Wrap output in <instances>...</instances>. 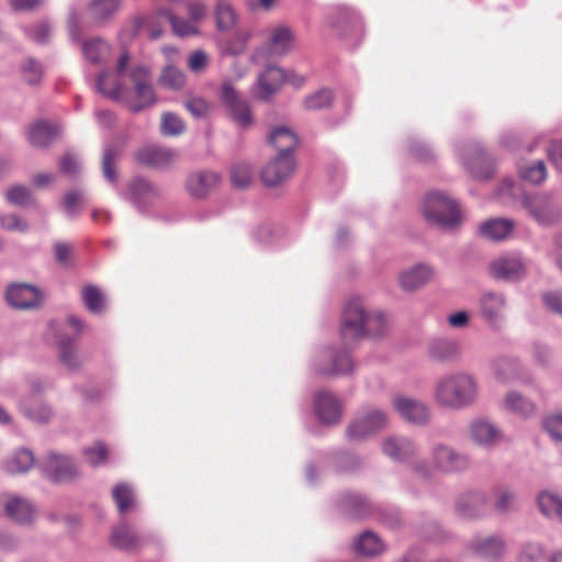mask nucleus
Wrapping results in <instances>:
<instances>
[{
  "label": "nucleus",
  "instance_id": "f257e3e1",
  "mask_svg": "<svg viewBox=\"0 0 562 562\" xmlns=\"http://www.w3.org/2000/svg\"><path fill=\"white\" fill-rule=\"evenodd\" d=\"M477 397L479 383L474 375L464 371L447 373L434 385V402L445 409H464L472 406Z\"/></svg>",
  "mask_w": 562,
  "mask_h": 562
},
{
  "label": "nucleus",
  "instance_id": "f03ea898",
  "mask_svg": "<svg viewBox=\"0 0 562 562\" xmlns=\"http://www.w3.org/2000/svg\"><path fill=\"white\" fill-rule=\"evenodd\" d=\"M386 319L381 312L367 313L359 297L350 299L345 305L340 324V336L345 344L363 338L367 335L382 336Z\"/></svg>",
  "mask_w": 562,
  "mask_h": 562
},
{
  "label": "nucleus",
  "instance_id": "7ed1b4c3",
  "mask_svg": "<svg viewBox=\"0 0 562 562\" xmlns=\"http://www.w3.org/2000/svg\"><path fill=\"white\" fill-rule=\"evenodd\" d=\"M422 212L428 224L441 229H453L461 224L458 203L443 192L427 193L423 200Z\"/></svg>",
  "mask_w": 562,
  "mask_h": 562
},
{
  "label": "nucleus",
  "instance_id": "20e7f679",
  "mask_svg": "<svg viewBox=\"0 0 562 562\" xmlns=\"http://www.w3.org/2000/svg\"><path fill=\"white\" fill-rule=\"evenodd\" d=\"M295 46L293 31L285 25H278L271 29L269 42L252 54L251 59L255 66L263 67L265 70H279L273 65V58L291 52Z\"/></svg>",
  "mask_w": 562,
  "mask_h": 562
},
{
  "label": "nucleus",
  "instance_id": "39448f33",
  "mask_svg": "<svg viewBox=\"0 0 562 562\" xmlns=\"http://www.w3.org/2000/svg\"><path fill=\"white\" fill-rule=\"evenodd\" d=\"M519 203L527 216L542 227H551L562 221V209L552 194H524Z\"/></svg>",
  "mask_w": 562,
  "mask_h": 562
},
{
  "label": "nucleus",
  "instance_id": "423d86ee",
  "mask_svg": "<svg viewBox=\"0 0 562 562\" xmlns=\"http://www.w3.org/2000/svg\"><path fill=\"white\" fill-rule=\"evenodd\" d=\"M387 415L380 408L366 407L360 409L346 428V439L361 442L374 436L387 426Z\"/></svg>",
  "mask_w": 562,
  "mask_h": 562
},
{
  "label": "nucleus",
  "instance_id": "0eeeda50",
  "mask_svg": "<svg viewBox=\"0 0 562 562\" xmlns=\"http://www.w3.org/2000/svg\"><path fill=\"white\" fill-rule=\"evenodd\" d=\"M313 370L322 376L346 375L352 372L353 362L347 350L326 348L316 353Z\"/></svg>",
  "mask_w": 562,
  "mask_h": 562
},
{
  "label": "nucleus",
  "instance_id": "6e6552de",
  "mask_svg": "<svg viewBox=\"0 0 562 562\" xmlns=\"http://www.w3.org/2000/svg\"><path fill=\"white\" fill-rule=\"evenodd\" d=\"M45 339L48 344L57 345L58 359L68 370L77 371L82 367L83 359L80 357L76 338L63 334L56 322L48 323Z\"/></svg>",
  "mask_w": 562,
  "mask_h": 562
},
{
  "label": "nucleus",
  "instance_id": "1a4fd4ad",
  "mask_svg": "<svg viewBox=\"0 0 562 562\" xmlns=\"http://www.w3.org/2000/svg\"><path fill=\"white\" fill-rule=\"evenodd\" d=\"M508 300L499 291H485L479 299L482 319L493 329H501L506 322Z\"/></svg>",
  "mask_w": 562,
  "mask_h": 562
},
{
  "label": "nucleus",
  "instance_id": "9d476101",
  "mask_svg": "<svg viewBox=\"0 0 562 562\" xmlns=\"http://www.w3.org/2000/svg\"><path fill=\"white\" fill-rule=\"evenodd\" d=\"M221 100L234 123L240 128H249L252 123V112L247 100L243 99L231 83H224L221 89Z\"/></svg>",
  "mask_w": 562,
  "mask_h": 562
},
{
  "label": "nucleus",
  "instance_id": "9b49d317",
  "mask_svg": "<svg viewBox=\"0 0 562 562\" xmlns=\"http://www.w3.org/2000/svg\"><path fill=\"white\" fill-rule=\"evenodd\" d=\"M8 304L16 310H40L45 302L44 292L29 283L10 284L5 292Z\"/></svg>",
  "mask_w": 562,
  "mask_h": 562
},
{
  "label": "nucleus",
  "instance_id": "f8f14e48",
  "mask_svg": "<svg viewBox=\"0 0 562 562\" xmlns=\"http://www.w3.org/2000/svg\"><path fill=\"white\" fill-rule=\"evenodd\" d=\"M161 196V189L142 177L132 179L125 193V199L142 213L146 212Z\"/></svg>",
  "mask_w": 562,
  "mask_h": 562
},
{
  "label": "nucleus",
  "instance_id": "ddd939ff",
  "mask_svg": "<svg viewBox=\"0 0 562 562\" xmlns=\"http://www.w3.org/2000/svg\"><path fill=\"white\" fill-rule=\"evenodd\" d=\"M431 461L434 467L443 473L463 472L471 464L468 454L445 443H437L432 447Z\"/></svg>",
  "mask_w": 562,
  "mask_h": 562
},
{
  "label": "nucleus",
  "instance_id": "4468645a",
  "mask_svg": "<svg viewBox=\"0 0 562 562\" xmlns=\"http://www.w3.org/2000/svg\"><path fill=\"white\" fill-rule=\"evenodd\" d=\"M488 509L487 495L479 490H470L459 494L454 501V512L463 519H480Z\"/></svg>",
  "mask_w": 562,
  "mask_h": 562
},
{
  "label": "nucleus",
  "instance_id": "2eb2a0df",
  "mask_svg": "<svg viewBox=\"0 0 562 562\" xmlns=\"http://www.w3.org/2000/svg\"><path fill=\"white\" fill-rule=\"evenodd\" d=\"M281 81L288 82L294 88H300L305 82V77L299 72H260L257 80L255 94L260 100H268L281 86Z\"/></svg>",
  "mask_w": 562,
  "mask_h": 562
},
{
  "label": "nucleus",
  "instance_id": "dca6fc26",
  "mask_svg": "<svg viewBox=\"0 0 562 562\" xmlns=\"http://www.w3.org/2000/svg\"><path fill=\"white\" fill-rule=\"evenodd\" d=\"M488 272L495 280L518 281L527 273V265L520 255H504L488 266Z\"/></svg>",
  "mask_w": 562,
  "mask_h": 562
},
{
  "label": "nucleus",
  "instance_id": "f3484780",
  "mask_svg": "<svg viewBox=\"0 0 562 562\" xmlns=\"http://www.w3.org/2000/svg\"><path fill=\"white\" fill-rule=\"evenodd\" d=\"M293 155H277L261 170V180L267 187H277L286 181L295 171Z\"/></svg>",
  "mask_w": 562,
  "mask_h": 562
},
{
  "label": "nucleus",
  "instance_id": "a211bd4d",
  "mask_svg": "<svg viewBox=\"0 0 562 562\" xmlns=\"http://www.w3.org/2000/svg\"><path fill=\"white\" fill-rule=\"evenodd\" d=\"M314 412L317 419L327 426L336 425L342 416L340 400L329 391H318L313 398Z\"/></svg>",
  "mask_w": 562,
  "mask_h": 562
},
{
  "label": "nucleus",
  "instance_id": "6ab92c4d",
  "mask_svg": "<svg viewBox=\"0 0 562 562\" xmlns=\"http://www.w3.org/2000/svg\"><path fill=\"white\" fill-rule=\"evenodd\" d=\"M139 72H132L130 87L126 90V99L123 102L132 112H139L155 103V94L151 86L138 77Z\"/></svg>",
  "mask_w": 562,
  "mask_h": 562
},
{
  "label": "nucleus",
  "instance_id": "aec40b11",
  "mask_svg": "<svg viewBox=\"0 0 562 562\" xmlns=\"http://www.w3.org/2000/svg\"><path fill=\"white\" fill-rule=\"evenodd\" d=\"M132 72H100L95 80L99 93L114 101L123 102L130 87Z\"/></svg>",
  "mask_w": 562,
  "mask_h": 562
},
{
  "label": "nucleus",
  "instance_id": "412c9836",
  "mask_svg": "<svg viewBox=\"0 0 562 562\" xmlns=\"http://www.w3.org/2000/svg\"><path fill=\"white\" fill-rule=\"evenodd\" d=\"M471 552L486 561H499L506 552V541L502 535L475 536L468 544Z\"/></svg>",
  "mask_w": 562,
  "mask_h": 562
},
{
  "label": "nucleus",
  "instance_id": "4be33fe9",
  "mask_svg": "<svg viewBox=\"0 0 562 562\" xmlns=\"http://www.w3.org/2000/svg\"><path fill=\"white\" fill-rule=\"evenodd\" d=\"M41 467L44 475L56 483L70 480L78 474V468L74 461L56 452H49Z\"/></svg>",
  "mask_w": 562,
  "mask_h": 562
},
{
  "label": "nucleus",
  "instance_id": "5701e85b",
  "mask_svg": "<svg viewBox=\"0 0 562 562\" xmlns=\"http://www.w3.org/2000/svg\"><path fill=\"white\" fill-rule=\"evenodd\" d=\"M463 164L477 178H488L495 171V161L484 151L480 144H472L464 149Z\"/></svg>",
  "mask_w": 562,
  "mask_h": 562
},
{
  "label": "nucleus",
  "instance_id": "b1692460",
  "mask_svg": "<svg viewBox=\"0 0 562 562\" xmlns=\"http://www.w3.org/2000/svg\"><path fill=\"white\" fill-rule=\"evenodd\" d=\"M19 412L30 422L47 425L54 418L52 405L43 397L23 396L18 402Z\"/></svg>",
  "mask_w": 562,
  "mask_h": 562
},
{
  "label": "nucleus",
  "instance_id": "393cba45",
  "mask_svg": "<svg viewBox=\"0 0 562 562\" xmlns=\"http://www.w3.org/2000/svg\"><path fill=\"white\" fill-rule=\"evenodd\" d=\"M427 355L430 360L448 364L459 362L462 356V348L458 340L450 338H434L428 344Z\"/></svg>",
  "mask_w": 562,
  "mask_h": 562
},
{
  "label": "nucleus",
  "instance_id": "a878e982",
  "mask_svg": "<svg viewBox=\"0 0 562 562\" xmlns=\"http://www.w3.org/2000/svg\"><path fill=\"white\" fill-rule=\"evenodd\" d=\"M136 161L149 168L162 169L169 167L178 158L175 149L160 146H146L135 153Z\"/></svg>",
  "mask_w": 562,
  "mask_h": 562
},
{
  "label": "nucleus",
  "instance_id": "bb28decb",
  "mask_svg": "<svg viewBox=\"0 0 562 562\" xmlns=\"http://www.w3.org/2000/svg\"><path fill=\"white\" fill-rule=\"evenodd\" d=\"M394 407L402 418L412 424L425 425L430 418L429 407L416 398L397 396L394 398Z\"/></svg>",
  "mask_w": 562,
  "mask_h": 562
},
{
  "label": "nucleus",
  "instance_id": "cd10ccee",
  "mask_svg": "<svg viewBox=\"0 0 562 562\" xmlns=\"http://www.w3.org/2000/svg\"><path fill=\"white\" fill-rule=\"evenodd\" d=\"M472 441L483 448L491 449L502 440V432L491 422L477 418L469 426Z\"/></svg>",
  "mask_w": 562,
  "mask_h": 562
},
{
  "label": "nucleus",
  "instance_id": "c85d7f7f",
  "mask_svg": "<svg viewBox=\"0 0 562 562\" xmlns=\"http://www.w3.org/2000/svg\"><path fill=\"white\" fill-rule=\"evenodd\" d=\"M5 516L19 525H29L35 518V507L26 498L18 495H10L5 498L4 504Z\"/></svg>",
  "mask_w": 562,
  "mask_h": 562
},
{
  "label": "nucleus",
  "instance_id": "c756f323",
  "mask_svg": "<svg viewBox=\"0 0 562 562\" xmlns=\"http://www.w3.org/2000/svg\"><path fill=\"white\" fill-rule=\"evenodd\" d=\"M81 54L90 66H103L112 56V47L102 37H91L82 41Z\"/></svg>",
  "mask_w": 562,
  "mask_h": 562
},
{
  "label": "nucleus",
  "instance_id": "7c9ffc66",
  "mask_svg": "<svg viewBox=\"0 0 562 562\" xmlns=\"http://www.w3.org/2000/svg\"><path fill=\"white\" fill-rule=\"evenodd\" d=\"M384 454L395 461H407L413 459L418 453V448L415 442L402 436L387 437L382 445Z\"/></svg>",
  "mask_w": 562,
  "mask_h": 562
},
{
  "label": "nucleus",
  "instance_id": "2f4dec72",
  "mask_svg": "<svg viewBox=\"0 0 562 562\" xmlns=\"http://www.w3.org/2000/svg\"><path fill=\"white\" fill-rule=\"evenodd\" d=\"M220 175L210 170H199L189 175L187 190L196 199L206 196L218 183Z\"/></svg>",
  "mask_w": 562,
  "mask_h": 562
},
{
  "label": "nucleus",
  "instance_id": "473e14b6",
  "mask_svg": "<svg viewBox=\"0 0 562 562\" xmlns=\"http://www.w3.org/2000/svg\"><path fill=\"white\" fill-rule=\"evenodd\" d=\"M515 222L509 218L496 217L483 222L480 225V234L493 241H501L509 238L515 229Z\"/></svg>",
  "mask_w": 562,
  "mask_h": 562
},
{
  "label": "nucleus",
  "instance_id": "72a5a7b5",
  "mask_svg": "<svg viewBox=\"0 0 562 562\" xmlns=\"http://www.w3.org/2000/svg\"><path fill=\"white\" fill-rule=\"evenodd\" d=\"M434 271L428 265H416L400 274V286L407 292L424 286L431 278Z\"/></svg>",
  "mask_w": 562,
  "mask_h": 562
},
{
  "label": "nucleus",
  "instance_id": "f704fd0d",
  "mask_svg": "<svg viewBox=\"0 0 562 562\" xmlns=\"http://www.w3.org/2000/svg\"><path fill=\"white\" fill-rule=\"evenodd\" d=\"M111 544L123 551H134L143 543V538L126 522L116 526L111 533Z\"/></svg>",
  "mask_w": 562,
  "mask_h": 562
},
{
  "label": "nucleus",
  "instance_id": "c9c22d12",
  "mask_svg": "<svg viewBox=\"0 0 562 562\" xmlns=\"http://www.w3.org/2000/svg\"><path fill=\"white\" fill-rule=\"evenodd\" d=\"M493 370L497 380L508 382L512 380L522 379L525 383H531L530 376L524 378V368L515 358L501 357L493 363Z\"/></svg>",
  "mask_w": 562,
  "mask_h": 562
},
{
  "label": "nucleus",
  "instance_id": "e433bc0d",
  "mask_svg": "<svg viewBox=\"0 0 562 562\" xmlns=\"http://www.w3.org/2000/svg\"><path fill=\"white\" fill-rule=\"evenodd\" d=\"M59 134L58 125L47 121H37L29 127L27 139L35 147H47Z\"/></svg>",
  "mask_w": 562,
  "mask_h": 562
},
{
  "label": "nucleus",
  "instance_id": "4c0bfd02",
  "mask_svg": "<svg viewBox=\"0 0 562 562\" xmlns=\"http://www.w3.org/2000/svg\"><path fill=\"white\" fill-rule=\"evenodd\" d=\"M338 503L340 508L351 518H362L371 513V504L368 498L357 493H341Z\"/></svg>",
  "mask_w": 562,
  "mask_h": 562
},
{
  "label": "nucleus",
  "instance_id": "58836bf2",
  "mask_svg": "<svg viewBox=\"0 0 562 562\" xmlns=\"http://www.w3.org/2000/svg\"><path fill=\"white\" fill-rule=\"evenodd\" d=\"M269 143L278 149V155H293L299 145V138L289 127L278 126L271 131Z\"/></svg>",
  "mask_w": 562,
  "mask_h": 562
},
{
  "label": "nucleus",
  "instance_id": "ea45409f",
  "mask_svg": "<svg viewBox=\"0 0 562 562\" xmlns=\"http://www.w3.org/2000/svg\"><path fill=\"white\" fill-rule=\"evenodd\" d=\"M504 408L508 412L528 418L536 413V404L517 391H510L504 398Z\"/></svg>",
  "mask_w": 562,
  "mask_h": 562
},
{
  "label": "nucleus",
  "instance_id": "a19ab883",
  "mask_svg": "<svg viewBox=\"0 0 562 562\" xmlns=\"http://www.w3.org/2000/svg\"><path fill=\"white\" fill-rule=\"evenodd\" d=\"M34 463L33 452L29 449L20 448L7 459L3 463V469L10 474L25 473L32 469Z\"/></svg>",
  "mask_w": 562,
  "mask_h": 562
},
{
  "label": "nucleus",
  "instance_id": "79ce46f5",
  "mask_svg": "<svg viewBox=\"0 0 562 562\" xmlns=\"http://www.w3.org/2000/svg\"><path fill=\"white\" fill-rule=\"evenodd\" d=\"M538 506L546 517L562 522V498L559 495L549 492L540 493Z\"/></svg>",
  "mask_w": 562,
  "mask_h": 562
},
{
  "label": "nucleus",
  "instance_id": "37998d69",
  "mask_svg": "<svg viewBox=\"0 0 562 562\" xmlns=\"http://www.w3.org/2000/svg\"><path fill=\"white\" fill-rule=\"evenodd\" d=\"M157 15L166 20L171 25L173 33L178 36L183 37L198 34L196 24L191 19L190 21L180 19L167 9L159 10Z\"/></svg>",
  "mask_w": 562,
  "mask_h": 562
},
{
  "label": "nucleus",
  "instance_id": "c03bdc74",
  "mask_svg": "<svg viewBox=\"0 0 562 562\" xmlns=\"http://www.w3.org/2000/svg\"><path fill=\"white\" fill-rule=\"evenodd\" d=\"M353 548L359 554L373 557L383 551L384 544L376 533L368 530L359 536Z\"/></svg>",
  "mask_w": 562,
  "mask_h": 562
},
{
  "label": "nucleus",
  "instance_id": "a18cd8bd",
  "mask_svg": "<svg viewBox=\"0 0 562 562\" xmlns=\"http://www.w3.org/2000/svg\"><path fill=\"white\" fill-rule=\"evenodd\" d=\"M113 499L121 515L133 509L136 503L135 493L127 483H119L112 491Z\"/></svg>",
  "mask_w": 562,
  "mask_h": 562
},
{
  "label": "nucleus",
  "instance_id": "49530a36",
  "mask_svg": "<svg viewBox=\"0 0 562 562\" xmlns=\"http://www.w3.org/2000/svg\"><path fill=\"white\" fill-rule=\"evenodd\" d=\"M81 299L85 306L93 314H101L105 308V299L101 290L92 284L81 290Z\"/></svg>",
  "mask_w": 562,
  "mask_h": 562
},
{
  "label": "nucleus",
  "instance_id": "de8ad7c7",
  "mask_svg": "<svg viewBox=\"0 0 562 562\" xmlns=\"http://www.w3.org/2000/svg\"><path fill=\"white\" fill-rule=\"evenodd\" d=\"M215 18L217 29L221 31H229L237 23V13L225 0H220L215 8Z\"/></svg>",
  "mask_w": 562,
  "mask_h": 562
},
{
  "label": "nucleus",
  "instance_id": "09e8293b",
  "mask_svg": "<svg viewBox=\"0 0 562 562\" xmlns=\"http://www.w3.org/2000/svg\"><path fill=\"white\" fill-rule=\"evenodd\" d=\"M119 0H94L89 13L97 23H103L119 10Z\"/></svg>",
  "mask_w": 562,
  "mask_h": 562
},
{
  "label": "nucleus",
  "instance_id": "8fccbe9b",
  "mask_svg": "<svg viewBox=\"0 0 562 562\" xmlns=\"http://www.w3.org/2000/svg\"><path fill=\"white\" fill-rule=\"evenodd\" d=\"M494 496V509L498 514H508L516 509L517 496L512 488L507 486L497 487Z\"/></svg>",
  "mask_w": 562,
  "mask_h": 562
},
{
  "label": "nucleus",
  "instance_id": "3c124183",
  "mask_svg": "<svg viewBox=\"0 0 562 562\" xmlns=\"http://www.w3.org/2000/svg\"><path fill=\"white\" fill-rule=\"evenodd\" d=\"M121 157V150L114 146H106L102 157V173L110 183L117 180L116 162Z\"/></svg>",
  "mask_w": 562,
  "mask_h": 562
},
{
  "label": "nucleus",
  "instance_id": "603ef678",
  "mask_svg": "<svg viewBox=\"0 0 562 562\" xmlns=\"http://www.w3.org/2000/svg\"><path fill=\"white\" fill-rule=\"evenodd\" d=\"M334 101V93L330 89L323 88L304 98L303 104L306 110L319 111L329 108Z\"/></svg>",
  "mask_w": 562,
  "mask_h": 562
},
{
  "label": "nucleus",
  "instance_id": "864d4df0",
  "mask_svg": "<svg viewBox=\"0 0 562 562\" xmlns=\"http://www.w3.org/2000/svg\"><path fill=\"white\" fill-rule=\"evenodd\" d=\"M519 175L532 184H540L547 178L546 164L543 160L531 161L519 168Z\"/></svg>",
  "mask_w": 562,
  "mask_h": 562
},
{
  "label": "nucleus",
  "instance_id": "5fc2aeb1",
  "mask_svg": "<svg viewBox=\"0 0 562 562\" xmlns=\"http://www.w3.org/2000/svg\"><path fill=\"white\" fill-rule=\"evenodd\" d=\"M5 200L11 205L26 207L33 203V195L27 187L15 184L7 190Z\"/></svg>",
  "mask_w": 562,
  "mask_h": 562
},
{
  "label": "nucleus",
  "instance_id": "6e6d98bb",
  "mask_svg": "<svg viewBox=\"0 0 562 562\" xmlns=\"http://www.w3.org/2000/svg\"><path fill=\"white\" fill-rule=\"evenodd\" d=\"M161 133L166 136H178L186 130V124L177 114L166 112L161 116Z\"/></svg>",
  "mask_w": 562,
  "mask_h": 562
},
{
  "label": "nucleus",
  "instance_id": "4d7b16f0",
  "mask_svg": "<svg viewBox=\"0 0 562 562\" xmlns=\"http://www.w3.org/2000/svg\"><path fill=\"white\" fill-rule=\"evenodd\" d=\"M83 454L91 465L98 467L105 463L108 459V448L102 442H95L85 448Z\"/></svg>",
  "mask_w": 562,
  "mask_h": 562
},
{
  "label": "nucleus",
  "instance_id": "13d9d810",
  "mask_svg": "<svg viewBox=\"0 0 562 562\" xmlns=\"http://www.w3.org/2000/svg\"><path fill=\"white\" fill-rule=\"evenodd\" d=\"M543 548L540 543L527 542L522 544L518 561L519 562H539L543 558Z\"/></svg>",
  "mask_w": 562,
  "mask_h": 562
},
{
  "label": "nucleus",
  "instance_id": "bf43d9fd",
  "mask_svg": "<svg viewBox=\"0 0 562 562\" xmlns=\"http://www.w3.org/2000/svg\"><path fill=\"white\" fill-rule=\"evenodd\" d=\"M251 167L248 164L236 165L232 170V181L237 188H246L251 182Z\"/></svg>",
  "mask_w": 562,
  "mask_h": 562
},
{
  "label": "nucleus",
  "instance_id": "052dcab7",
  "mask_svg": "<svg viewBox=\"0 0 562 562\" xmlns=\"http://www.w3.org/2000/svg\"><path fill=\"white\" fill-rule=\"evenodd\" d=\"M184 106L196 119L205 117L210 112V104L202 98H189Z\"/></svg>",
  "mask_w": 562,
  "mask_h": 562
},
{
  "label": "nucleus",
  "instance_id": "680f3d73",
  "mask_svg": "<svg viewBox=\"0 0 562 562\" xmlns=\"http://www.w3.org/2000/svg\"><path fill=\"white\" fill-rule=\"evenodd\" d=\"M186 83L183 72H162L159 78V85L170 90H179Z\"/></svg>",
  "mask_w": 562,
  "mask_h": 562
},
{
  "label": "nucleus",
  "instance_id": "e2e57ef3",
  "mask_svg": "<svg viewBox=\"0 0 562 562\" xmlns=\"http://www.w3.org/2000/svg\"><path fill=\"white\" fill-rule=\"evenodd\" d=\"M0 226L7 231H16L24 233L29 228V224L21 220L16 214L0 215Z\"/></svg>",
  "mask_w": 562,
  "mask_h": 562
},
{
  "label": "nucleus",
  "instance_id": "0e129e2a",
  "mask_svg": "<svg viewBox=\"0 0 562 562\" xmlns=\"http://www.w3.org/2000/svg\"><path fill=\"white\" fill-rule=\"evenodd\" d=\"M409 153L420 161H429L434 158L432 150L422 140L409 142Z\"/></svg>",
  "mask_w": 562,
  "mask_h": 562
},
{
  "label": "nucleus",
  "instance_id": "69168bd1",
  "mask_svg": "<svg viewBox=\"0 0 562 562\" xmlns=\"http://www.w3.org/2000/svg\"><path fill=\"white\" fill-rule=\"evenodd\" d=\"M127 68H132V70H145L144 68L136 66L131 53L126 48L122 47L115 57L114 70H126Z\"/></svg>",
  "mask_w": 562,
  "mask_h": 562
},
{
  "label": "nucleus",
  "instance_id": "338daca9",
  "mask_svg": "<svg viewBox=\"0 0 562 562\" xmlns=\"http://www.w3.org/2000/svg\"><path fill=\"white\" fill-rule=\"evenodd\" d=\"M544 428L553 440L562 442V414L548 417Z\"/></svg>",
  "mask_w": 562,
  "mask_h": 562
},
{
  "label": "nucleus",
  "instance_id": "774afa93",
  "mask_svg": "<svg viewBox=\"0 0 562 562\" xmlns=\"http://www.w3.org/2000/svg\"><path fill=\"white\" fill-rule=\"evenodd\" d=\"M544 305L562 317V291H551L542 295Z\"/></svg>",
  "mask_w": 562,
  "mask_h": 562
}]
</instances>
